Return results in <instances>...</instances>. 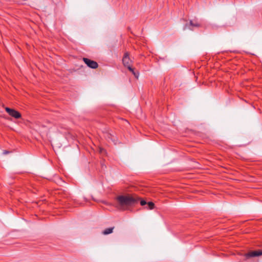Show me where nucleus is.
Instances as JSON below:
<instances>
[{
    "instance_id": "1a4fd4ad",
    "label": "nucleus",
    "mask_w": 262,
    "mask_h": 262,
    "mask_svg": "<svg viewBox=\"0 0 262 262\" xmlns=\"http://www.w3.org/2000/svg\"><path fill=\"white\" fill-rule=\"evenodd\" d=\"M132 73H133V74L135 76V77L136 78H138V76H139V72H138V71H136H136H135V70H134V71H133V72H132Z\"/></svg>"
},
{
    "instance_id": "f257e3e1",
    "label": "nucleus",
    "mask_w": 262,
    "mask_h": 262,
    "mask_svg": "<svg viewBox=\"0 0 262 262\" xmlns=\"http://www.w3.org/2000/svg\"><path fill=\"white\" fill-rule=\"evenodd\" d=\"M140 198L135 194L120 195L116 198L118 207L121 210H126L139 202Z\"/></svg>"
},
{
    "instance_id": "ddd939ff",
    "label": "nucleus",
    "mask_w": 262,
    "mask_h": 262,
    "mask_svg": "<svg viewBox=\"0 0 262 262\" xmlns=\"http://www.w3.org/2000/svg\"><path fill=\"white\" fill-rule=\"evenodd\" d=\"M9 152H9V151H8V150H4V151H3V154H4V155L7 154H8V153H9Z\"/></svg>"
},
{
    "instance_id": "20e7f679",
    "label": "nucleus",
    "mask_w": 262,
    "mask_h": 262,
    "mask_svg": "<svg viewBox=\"0 0 262 262\" xmlns=\"http://www.w3.org/2000/svg\"><path fill=\"white\" fill-rule=\"evenodd\" d=\"M260 255H262V250L250 251L245 254L246 259H249L251 257H256Z\"/></svg>"
},
{
    "instance_id": "7ed1b4c3",
    "label": "nucleus",
    "mask_w": 262,
    "mask_h": 262,
    "mask_svg": "<svg viewBox=\"0 0 262 262\" xmlns=\"http://www.w3.org/2000/svg\"><path fill=\"white\" fill-rule=\"evenodd\" d=\"M5 111L10 116L15 119H19L21 118V114L15 110L6 107H5Z\"/></svg>"
},
{
    "instance_id": "f8f14e48",
    "label": "nucleus",
    "mask_w": 262,
    "mask_h": 262,
    "mask_svg": "<svg viewBox=\"0 0 262 262\" xmlns=\"http://www.w3.org/2000/svg\"><path fill=\"white\" fill-rule=\"evenodd\" d=\"M99 151H100V152H101L102 154L103 152H105V150L103 148H100Z\"/></svg>"
},
{
    "instance_id": "9d476101",
    "label": "nucleus",
    "mask_w": 262,
    "mask_h": 262,
    "mask_svg": "<svg viewBox=\"0 0 262 262\" xmlns=\"http://www.w3.org/2000/svg\"><path fill=\"white\" fill-rule=\"evenodd\" d=\"M139 201H140V203L141 206H144L145 205H146L147 204L145 200H140V199Z\"/></svg>"
},
{
    "instance_id": "6e6552de",
    "label": "nucleus",
    "mask_w": 262,
    "mask_h": 262,
    "mask_svg": "<svg viewBox=\"0 0 262 262\" xmlns=\"http://www.w3.org/2000/svg\"><path fill=\"white\" fill-rule=\"evenodd\" d=\"M147 204V205H148V209H152L154 208V207H155V204L154 203L151 202H148Z\"/></svg>"
},
{
    "instance_id": "9b49d317",
    "label": "nucleus",
    "mask_w": 262,
    "mask_h": 262,
    "mask_svg": "<svg viewBox=\"0 0 262 262\" xmlns=\"http://www.w3.org/2000/svg\"><path fill=\"white\" fill-rule=\"evenodd\" d=\"M128 70L129 71H130L131 72H133V71H134V69L130 66H129L128 67H126Z\"/></svg>"
},
{
    "instance_id": "39448f33",
    "label": "nucleus",
    "mask_w": 262,
    "mask_h": 262,
    "mask_svg": "<svg viewBox=\"0 0 262 262\" xmlns=\"http://www.w3.org/2000/svg\"><path fill=\"white\" fill-rule=\"evenodd\" d=\"M83 60L84 63L90 68L92 69H96L98 67V64L97 62L87 58H83Z\"/></svg>"
},
{
    "instance_id": "0eeeda50",
    "label": "nucleus",
    "mask_w": 262,
    "mask_h": 262,
    "mask_svg": "<svg viewBox=\"0 0 262 262\" xmlns=\"http://www.w3.org/2000/svg\"><path fill=\"white\" fill-rule=\"evenodd\" d=\"M114 227L106 228L102 231V233L104 235H107L111 234L113 232V230L114 229Z\"/></svg>"
},
{
    "instance_id": "423d86ee",
    "label": "nucleus",
    "mask_w": 262,
    "mask_h": 262,
    "mask_svg": "<svg viewBox=\"0 0 262 262\" xmlns=\"http://www.w3.org/2000/svg\"><path fill=\"white\" fill-rule=\"evenodd\" d=\"M129 54L128 52L124 53L122 58V62L124 67H127L131 65L132 61L129 58Z\"/></svg>"
},
{
    "instance_id": "f03ea898",
    "label": "nucleus",
    "mask_w": 262,
    "mask_h": 262,
    "mask_svg": "<svg viewBox=\"0 0 262 262\" xmlns=\"http://www.w3.org/2000/svg\"><path fill=\"white\" fill-rule=\"evenodd\" d=\"M201 24L197 20H190L189 21V24H186L184 27L183 29L185 30L188 28L191 30H193V27L199 28L201 27Z\"/></svg>"
}]
</instances>
